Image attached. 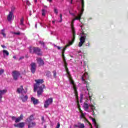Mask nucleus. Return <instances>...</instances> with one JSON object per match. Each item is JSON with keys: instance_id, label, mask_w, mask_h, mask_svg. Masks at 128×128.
Wrapping results in <instances>:
<instances>
[{"instance_id": "f257e3e1", "label": "nucleus", "mask_w": 128, "mask_h": 128, "mask_svg": "<svg viewBox=\"0 0 128 128\" xmlns=\"http://www.w3.org/2000/svg\"><path fill=\"white\" fill-rule=\"evenodd\" d=\"M34 120V118L33 115H31L26 120V124L28 126V128H34V126H36V123L32 122Z\"/></svg>"}, {"instance_id": "f03ea898", "label": "nucleus", "mask_w": 128, "mask_h": 128, "mask_svg": "<svg viewBox=\"0 0 128 128\" xmlns=\"http://www.w3.org/2000/svg\"><path fill=\"white\" fill-rule=\"evenodd\" d=\"M29 52L30 54H35L37 56H42V49L38 47H30Z\"/></svg>"}, {"instance_id": "7ed1b4c3", "label": "nucleus", "mask_w": 128, "mask_h": 128, "mask_svg": "<svg viewBox=\"0 0 128 128\" xmlns=\"http://www.w3.org/2000/svg\"><path fill=\"white\" fill-rule=\"evenodd\" d=\"M74 20H74L73 19L71 22V29L72 31V42H70V44H72L74 42V40H76V30H74Z\"/></svg>"}, {"instance_id": "20e7f679", "label": "nucleus", "mask_w": 128, "mask_h": 128, "mask_svg": "<svg viewBox=\"0 0 128 128\" xmlns=\"http://www.w3.org/2000/svg\"><path fill=\"white\" fill-rule=\"evenodd\" d=\"M35 82L36 84H34V92H36V90L38 88V86H40V84H44V79H38L35 80Z\"/></svg>"}, {"instance_id": "39448f33", "label": "nucleus", "mask_w": 128, "mask_h": 128, "mask_svg": "<svg viewBox=\"0 0 128 128\" xmlns=\"http://www.w3.org/2000/svg\"><path fill=\"white\" fill-rule=\"evenodd\" d=\"M20 76V73L18 71L14 70L12 72V76L14 80H18Z\"/></svg>"}, {"instance_id": "423d86ee", "label": "nucleus", "mask_w": 128, "mask_h": 128, "mask_svg": "<svg viewBox=\"0 0 128 128\" xmlns=\"http://www.w3.org/2000/svg\"><path fill=\"white\" fill-rule=\"evenodd\" d=\"M84 8L82 7V9L80 10V13L78 14V16H76L74 18V20H79L80 22V20L82 19V14H84Z\"/></svg>"}, {"instance_id": "0eeeda50", "label": "nucleus", "mask_w": 128, "mask_h": 128, "mask_svg": "<svg viewBox=\"0 0 128 128\" xmlns=\"http://www.w3.org/2000/svg\"><path fill=\"white\" fill-rule=\"evenodd\" d=\"M38 88L39 89L37 92L38 96H40L44 92V88H46V85L42 84Z\"/></svg>"}, {"instance_id": "6e6552de", "label": "nucleus", "mask_w": 128, "mask_h": 128, "mask_svg": "<svg viewBox=\"0 0 128 128\" xmlns=\"http://www.w3.org/2000/svg\"><path fill=\"white\" fill-rule=\"evenodd\" d=\"M30 66L31 72L32 74H34V72H36V64L34 62H32Z\"/></svg>"}, {"instance_id": "1a4fd4ad", "label": "nucleus", "mask_w": 128, "mask_h": 128, "mask_svg": "<svg viewBox=\"0 0 128 128\" xmlns=\"http://www.w3.org/2000/svg\"><path fill=\"white\" fill-rule=\"evenodd\" d=\"M52 98H48L45 102L44 104V108H48V106H50V104H52Z\"/></svg>"}, {"instance_id": "9d476101", "label": "nucleus", "mask_w": 128, "mask_h": 128, "mask_svg": "<svg viewBox=\"0 0 128 128\" xmlns=\"http://www.w3.org/2000/svg\"><path fill=\"white\" fill-rule=\"evenodd\" d=\"M80 42H79L78 46H82V44L86 42V36H82L80 38Z\"/></svg>"}, {"instance_id": "9b49d317", "label": "nucleus", "mask_w": 128, "mask_h": 128, "mask_svg": "<svg viewBox=\"0 0 128 128\" xmlns=\"http://www.w3.org/2000/svg\"><path fill=\"white\" fill-rule=\"evenodd\" d=\"M86 76H88V73H85L84 74L82 78V80L83 82H84V84H86V88H87V90H88V88H88V81H86V80L84 79V78H86Z\"/></svg>"}, {"instance_id": "f8f14e48", "label": "nucleus", "mask_w": 128, "mask_h": 128, "mask_svg": "<svg viewBox=\"0 0 128 128\" xmlns=\"http://www.w3.org/2000/svg\"><path fill=\"white\" fill-rule=\"evenodd\" d=\"M73 90H74V94H75V96H76V98L77 105L80 108V101L78 100V90L76 88V87L73 88Z\"/></svg>"}, {"instance_id": "ddd939ff", "label": "nucleus", "mask_w": 128, "mask_h": 128, "mask_svg": "<svg viewBox=\"0 0 128 128\" xmlns=\"http://www.w3.org/2000/svg\"><path fill=\"white\" fill-rule=\"evenodd\" d=\"M14 126L15 128H24V122H22L18 124H14Z\"/></svg>"}, {"instance_id": "4468645a", "label": "nucleus", "mask_w": 128, "mask_h": 128, "mask_svg": "<svg viewBox=\"0 0 128 128\" xmlns=\"http://www.w3.org/2000/svg\"><path fill=\"white\" fill-rule=\"evenodd\" d=\"M8 92L6 90H0V102H2V95Z\"/></svg>"}, {"instance_id": "2eb2a0df", "label": "nucleus", "mask_w": 128, "mask_h": 128, "mask_svg": "<svg viewBox=\"0 0 128 128\" xmlns=\"http://www.w3.org/2000/svg\"><path fill=\"white\" fill-rule=\"evenodd\" d=\"M70 42H72V41L70 42L69 44L66 45L65 47L63 48V49L62 50V58L64 57V52H66V48H68V46H72V44H70Z\"/></svg>"}, {"instance_id": "dca6fc26", "label": "nucleus", "mask_w": 128, "mask_h": 128, "mask_svg": "<svg viewBox=\"0 0 128 128\" xmlns=\"http://www.w3.org/2000/svg\"><path fill=\"white\" fill-rule=\"evenodd\" d=\"M24 120V115L22 114H21L19 117L16 118L15 122L16 124H18V122H20V120Z\"/></svg>"}, {"instance_id": "f3484780", "label": "nucleus", "mask_w": 128, "mask_h": 128, "mask_svg": "<svg viewBox=\"0 0 128 128\" xmlns=\"http://www.w3.org/2000/svg\"><path fill=\"white\" fill-rule=\"evenodd\" d=\"M74 127L78 128H84V124L79 122L78 123V124H74Z\"/></svg>"}, {"instance_id": "a211bd4d", "label": "nucleus", "mask_w": 128, "mask_h": 128, "mask_svg": "<svg viewBox=\"0 0 128 128\" xmlns=\"http://www.w3.org/2000/svg\"><path fill=\"white\" fill-rule=\"evenodd\" d=\"M36 60L39 66H44V60L42 59V58H37Z\"/></svg>"}, {"instance_id": "6ab92c4d", "label": "nucleus", "mask_w": 128, "mask_h": 128, "mask_svg": "<svg viewBox=\"0 0 128 128\" xmlns=\"http://www.w3.org/2000/svg\"><path fill=\"white\" fill-rule=\"evenodd\" d=\"M12 16H14V13H12V12H10L7 17V20L8 22H10V20H12Z\"/></svg>"}, {"instance_id": "aec40b11", "label": "nucleus", "mask_w": 128, "mask_h": 128, "mask_svg": "<svg viewBox=\"0 0 128 128\" xmlns=\"http://www.w3.org/2000/svg\"><path fill=\"white\" fill-rule=\"evenodd\" d=\"M28 95H22L20 97V99L22 100L23 102H26L28 100Z\"/></svg>"}, {"instance_id": "412c9836", "label": "nucleus", "mask_w": 128, "mask_h": 128, "mask_svg": "<svg viewBox=\"0 0 128 128\" xmlns=\"http://www.w3.org/2000/svg\"><path fill=\"white\" fill-rule=\"evenodd\" d=\"M22 90H24V86H20V88H18L16 90V92H18V94H22Z\"/></svg>"}, {"instance_id": "4be33fe9", "label": "nucleus", "mask_w": 128, "mask_h": 128, "mask_svg": "<svg viewBox=\"0 0 128 128\" xmlns=\"http://www.w3.org/2000/svg\"><path fill=\"white\" fill-rule=\"evenodd\" d=\"M64 66L66 71L67 72V74H68V76H70V71H68V62H65L64 63Z\"/></svg>"}, {"instance_id": "5701e85b", "label": "nucleus", "mask_w": 128, "mask_h": 128, "mask_svg": "<svg viewBox=\"0 0 128 128\" xmlns=\"http://www.w3.org/2000/svg\"><path fill=\"white\" fill-rule=\"evenodd\" d=\"M68 76H69V80L70 81V84L73 86V88H76V84H74V82L72 80V76H70V75Z\"/></svg>"}, {"instance_id": "b1692460", "label": "nucleus", "mask_w": 128, "mask_h": 128, "mask_svg": "<svg viewBox=\"0 0 128 128\" xmlns=\"http://www.w3.org/2000/svg\"><path fill=\"white\" fill-rule=\"evenodd\" d=\"M31 100L33 102L34 104H38V100L36 99L34 97L31 98Z\"/></svg>"}, {"instance_id": "393cba45", "label": "nucleus", "mask_w": 128, "mask_h": 128, "mask_svg": "<svg viewBox=\"0 0 128 128\" xmlns=\"http://www.w3.org/2000/svg\"><path fill=\"white\" fill-rule=\"evenodd\" d=\"M92 122H94V126L96 128H99L98 127L100 126V125L98 124V123L96 122V119L92 118Z\"/></svg>"}, {"instance_id": "a878e982", "label": "nucleus", "mask_w": 128, "mask_h": 128, "mask_svg": "<svg viewBox=\"0 0 128 128\" xmlns=\"http://www.w3.org/2000/svg\"><path fill=\"white\" fill-rule=\"evenodd\" d=\"M89 106H90V105H88V104L87 103L84 102V108L85 109V110H88Z\"/></svg>"}, {"instance_id": "bb28decb", "label": "nucleus", "mask_w": 128, "mask_h": 128, "mask_svg": "<svg viewBox=\"0 0 128 128\" xmlns=\"http://www.w3.org/2000/svg\"><path fill=\"white\" fill-rule=\"evenodd\" d=\"M46 11L44 9H42V16H46Z\"/></svg>"}, {"instance_id": "cd10ccee", "label": "nucleus", "mask_w": 128, "mask_h": 128, "mask_svg": "<svg viewBox=\"0 0 128 128\" xmlns=\"http://www.w3.org/2000/svg\"><path fill=\"white\" fill-rule=\"evenodd\" d=\"M2 52L4 54H6L8 56V55L10 54V53L8 52V50H2Z\"/></svg>"}, {"instance_id": "c85d7f7f", "label": "nucleus", "mask_w": 128, "mask_h": 128, "mask_svg": "<svg viewBox=\"0 0 128 128\" xmlns=\"http://www.w3.org/2000/svg\"><path fill=\"white\" fill-rule=\"evenodd\" d=\"M88 94L89 96V100L90 101H92V92H88Z\"/></svg>"}, {"instance_id": "c756f323", "label": "nucleus", "mask_w": 128, "mask_h": 128, "mask_svg": "<svg viewBox=\"0 0 128 128\" xmlns=\"http://www.w3.org/2000/svg\"><path fill=\"white\" fill-rule=\"evenodd\" d=\"M89 106H90V109L92 110H94L96 109V107L94 106L92 104H89Z\"/></svg>"}, {"instance_id": "7c9ffc66", "label": "nucleus", "mask_w": 128, "mask_h": 128, "mask_svg": "<svg viewBox=\"0 0 128 128\" xmlns=\"http://www.w3.org/2000/svg\"><path fill=\"white\" fill-rule=\"evenodd\" d=\"M52 74H53L54 77L56 78V70H54L52 72Z\"/></svg>"}, {"instance_id": "2f4dec72", "label": "nucleus", "mask_w": 128, "mask_h": 128, "mask_svg": "<svg viewBox=\"0 0 128 128\" xmlns=\"http://www.w3.org/2000/svg\"><path fill=\"white\" fill-rule=\"evenodd\" d=\"M39 44H40L42 46L43 48H44V46H46V44H44V42L42 41H39Z\"/></svg>"}, {"instance_id": "473e14b6", "label": "nucleus", "mask_w": 128, "mask_h": 128, "mask_svg": "<svg viewBox=\"0 0 128 128\" xmlns=\"http://www.w3.org/2000/svg\"><path fill=\"white\" fill-rule=\"evenodd\" d=\"M50 74H51L50 72L47 71L46 72V76H48V78H50Z\"/></svg>"}, {"instance_id": "72a5a7b5", "label": "nucleus", "mask_w": 128, "mask_h": 128, "mask_svg": "<svg viewBox=\"0 0 128 128\" xmlns=\"http://www.w3.org/2000/svg\"><path fill=\"white\" fill-rule=\"evenodd\" d=\"M82 8H84V0H81Z\"/></svg>"}, {"instance_id": "f704fd0d", "label": "nucleus", "mask_w": 128, "mask_h": 128, "mask_svg": "<svg viewBox=\"0 0 128 128\" xmlns=\"http://www.w3.org/2000/svg\"><path fill=\"white\" fill-rule=\"evenodd\" d=\"M20 26H24V18H22L20 20Z\"/></svg>"}, {"instance_id": "c9c22d12", "label": "nucleus", "mask_w": 128, "mask_h": 128, "mask_svg": "<svg viewBox=\"0 0 128 128\" xmlns=\"http://www.w3.org/2000/svg\"><path fill=\"white\" fill-rule=\"evenodd\" d=\"M54 12L56 14H58V9L56 8H54Z\"/></svg>"}, {"instance_id": "e433bc0d", "label": "nucleus", "mask_w": 128, "mask_h": 128, "mask_svg": "<svg viewBox=\"0 0 128 128\" xmlns=\"http://www.w3.org/2000/svg\"><path fill=\"white\" fill-rule=\"evenodd\" d=\"M4 30H2V32H1V34H2L4 38H6V33H4Z\"/></svg>"}, {"instance_id": "4c0bfd02", "label": "nucleus", "mask_w": 128, "mask_h": 128, "mask_svg": "<svg viewBox=\"0 0 128 128\" xmlns=\"http://www.w3.org/2000/svg\"><path fill=\"white\" fill-rule=\"evenodd\" d=\"M4 72V69L0 70V76Z\"/></svg>"}, {"instance_id": "58836bf2", "label": "nucleus", "mask_w": 128, "mask_h": 128, "mask_svg": "<svg viewBox=\"0 0 128 128\" xmlns=\"http://www.w3.org/2000/svg\"><path fill=\"white\" fill-rule=\"evenodd\" d=\"M14 8H12L11 9V12H12V14H14Z\"/></svg>"}, {"instance_id": "ea45409f", "label": "nucleus", "mask_w": 128, "mask_h": 128, "mask_svg": "<svg viewBox=\"0 0 128 128\" xmlns=\"http://www.w3.org/2000/svg\"><path fill=\"white\" fill-rule=\"evenodd\" d=\"M14 34H16L17 36H20V32H14Z\"/></svg>"}, {"instance_id": "a19ab883", "label": "nucleus", "mask_w": 128, "mask_h": 128, "mask_svg": "<svg viewBox=\"0 0 128 128\" xmlns=\"http://www.w3.org/2000/svg\"><path fill=\"white\" fill-rule=\"evenodd\" d=\"M60 22H62V14H60Z\"/></svg>"}, {"instance_id": "79ce46f5", "label": "nucleus", "mask_w": 128, "mask_h": 128, "mask_svg": "<svg viewBox=\"0 0 128 128\" xmlns=\"http://www.w3.org/2000/svg\"><path fill=\"white\" fill-rule=\"evenodd\" d=\"M60 122H58L56 128H60Z\"/></svg>"}, {"instance_id": "37998d69", "label": "nucleus", "mask_w": 128, "mask_h": 128, "mask_svg": "<svg viewBox=\"0 0 128 128\" xmlns=\"http://www.w3.org/2000/svg\"><path fill=\"white\" fill-rule=\"evenodd\" d=\"M62 58H63V62H64V64L65 62H66V57L64 56V57H62Z\"/></svg>"}, {"instance_id": "c03bdc74", "label": "nucleus", "mask_w": 128, "mask_h": 128, "mask_svg": "<svg viewBox=\"0 0 128 128\" xmlns=\"http://www.w3.org/2000/svg\"><path fill=\"white\" fill-rule=\"evenodd\" d=\"M41 120L42 121V122H44L45 121H44V116H42Z\"/></svg>"}, {"instance_id": "a18cd8bd", "label": "nucleus", "mask_w": 128, "mask_h": 128, "mask_svg": "<svg viewBox=\"0 0 128 128\" xmlns=\"http://www.w3.org/2000/svg\"><path fill=\"white\" fill-rule=\"evenodd\" d=\"M16 116H12V120H16Z\"/></svg>"}, {"instance_id": "49530a36", "label": "nucleus", "mask_w": 128, "mask_h": 128, "mask_svg": "<svg viewBox=\"0 0 128 128\" xmlns=\"http://www.w3.org/2000/svg\"><path fill=\"white\" fill-rule=\"evenodd\" d=\"M2 48H6V46L4 45H1Z\"/></svg>"}, {"instance_id": "de8ad7c7", "label": "nucleus", "mask_w": 128, "mask_h": 128, "mask_svg": "<svg viewBox=\"0 0 128 128\" xmlns=\"http://www.w3.org/2000/svg\"><path fill=\"white\" fill-rule=\"evenodd\" d=\"M81 116L82 118H84V113H82L81 114Z\"/></svg>"}, {"instance_id": "09e8293b", "label": "nucleus", "mask_w": 128, "mask_h": 128, "mask_svg": "<svg viewBox=\"0 0 128 128\" xmlns=\"http://www.w3.org/2000/svg\"><path fill=\"white\" fill-rule=\"evenodd\" d=\"M79 110H80L81 114H84L82 109H80V107H79Z\"/></svg>"}, {"instance_id": "8fccbe9b", "label": "nucleus", "mask_w": 128, "mask_h": 128, "mask_svg": "<svg viewBox=\"0 0 128 128\" xmlns=\"http://www.w3.org/2000/svg\"><path fill=\"white\" fill-rule=\"evenodd\" d=\"M82 102V96H81L80 98V102Z\"/></svg>"}, {"instance_id": "3c124183", "label": "nucleus", "mask_w": 128, "mask_h": 128, "mask_svg": "<svg viewBox=\"0 0 128 128\" xmlns=\"http://www.w3.org/2000/svg\"><path fill=\"white\" fill-rule=\"evenodd\" d=\"M88 122L89 124V126H91V128H92V124H90V122L88 121Z\"/></svg>"}, {"instance_id": "603ef678", "label": "nucleus", "mask_w": 128, "mask_h": 128, "mask_svg": "<svg viewBox=\"0 0 128 128\" xmlns=\"http://www.w3.org/2000/svg\"><path fill=\"white\" fill-rule=\"evenodd\" d=\"M86 46H90V42H88L86 44Z\"/></svg>"}, {"instance_id": "864d4df0", "label": "nucleus", "mask_w": 128, "mask_h": 128, "mask_svg": "<svg viewBox=\"0 0 128 128\" xmlns=\"http://www.w3.org/2000/svg\"><path fill=\"white\" fill-rule=\"evenodd\" d=\"M56 48H57L58 50H60L61 48L59 46H56Z\"/></svg>"}, {"instance_id": "5fc2aeb1", "label": "nucleus", "mask_w": 128, "mask_h": 128, "mask_svg": "<svg viewBox=\"0 0 128 128\" xmlns=\"http://www.w3.org/2000/svg\"><path fill=\"white\" fill-rule=\"evenodd\" d=\"M24 58V57L22 56V57H20V58L19 60H22V59Z\"/></svg>"}, {"instance_id": "6e6d98bb", "label": "nucleus", "mask_w": 128, "mask_h": 128, "mask_svg": "<svg viewBox=\"0 0 128 128\" xmlns=\"http://www.w3.org/2000/svg\"><path fill=\"white\" fill-rule=\"evenodd\" d=\"M92 113H93V116H94L95 113H94V110H92Z\"/></svg>"}, {"instance_id": "4d7b16f0", "label": "nucleus", "mask_w": 128, "mask_h": 128, "mask_svg": "<svg viewBox=\"0 0 128 128\" xmlns=\"http://www.w3.org/2000/svg\"><path fill=\"white\" fill-rule=\"evenodd\" d=\"M47 2H52V0H47Z\"/></svg>"}, {"instance_id": "13d9d810", "label": "nucleus", "mask_w": 128, "mask_h": 128, "mask_svg": "<svg viewBox=\"0 0 128 128\" xmlns=\"http://www.w3.org/2000/svg\"><path fill=\"white\" fill-rule=\"evenodd\" d=\"M55 22H56V21H52V24H55Z\"/></svg>"}, {"instance_id": "bf43d9fd", "label": "nucleus", "mask_w": 128, "mask_h": 128, "mask_svg": "<svg viewBox=\"0 0 128 128\" xmlns=\"http://www.w3.org/2000/svg\"><path fill=\"white\" fill-rule=\"evenodd\" d=\"M34 2L35 4H36V2H38V0H34Z\"/></svg>"}, {"instance_id": "052dcab7", "label": "nucleus", "mask_w": 128, "mask_h": 128, "mask_svg": "<svg viewBox=\"0 0 128 128\" xmlns=\"http://www.w3.org/2000/svg\"><path fill=\"white\" fill-rule=\"evenodd\" d=\"M13 58L16 59V56H13Z\"/></svg>"}, {"instance_id": "680f3d73", "label": "nucleus", "mask_w": 128, "mask_h": 128, "mask_svg": "<svg viewBox=\"0 0 128 128\" xmlns=\"http://www.w3.org/2000/svg\"><path fill=\"white\" fill-rule=\"evenodd\" d=\"M35 27L36 28H38V24H36L35 25Z\"/></svg>"}, {"instance_id": "e2e57ef3", "label": "nucleus", "mask_w": 128, "mask_h": 128, "mask_svg": "<svg viewBox=\"0 0 128 128\" xmlns=\"http://www.w3.org/2000/svg\"><path fill=\"white\" fill-rule=\"evenodd\" d=\"M44 126L45 128H46V125H44Z\"/></svg>"}, {"instance_id": "0e129e2a", "label": "nucleus", "mask_w": 128, "mask_h": 128, "mask_svg": "<svg viewBox=\"0 0 128 128\" xmlns=\"http://www.w3.org/2000/svg\"><path fill=\"white\" fill-rule=\"evenodd\" d=\"M71 4H72V0H71Z\"/></svg>"}, {"instance_id": "69168bd1", "label": "nucleus", "mask_w": 128, "mask_h": 128, "mask_svg": "<svg viewBox=\"0 0 128 128\" xmlns=\"http://www.w3.org/2000/svg\"><path fill=\"white\" fill-rule=\"evenodd\" d=\"M70 128H72V126H70Z\"/></svg>"}, {"instance_id": "338daca9", "label": "nucleus", "mask_w": 128, "mask_h": 128, "mask_svg": "<svg viewBox=\"0 0 128 128\" xmlns=\"http://www.w3.org/2000/svg\"><path fill=\"white\" fill-rule=\"evenodd\" d=\"M44 7H45V8H47V6H44Z\"/></svg>"}, {"instance_id": "774afa93", "label": "nucleus", "mask_w": 128, "mask_h": 128, "mask_svg": "<svg viewBox=\"0 0 128 128\" xmlns=\"http://www.w3.org/2000/svg\"><path fill=\"white\" fill-rule=\"evenodd\" d=\"M72 16H74V14H72Z\"/></svg>"}]
</instances>
